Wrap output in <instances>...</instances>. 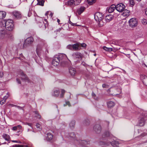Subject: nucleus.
I'll use <instances>...</instances> for the list:
<instances>
[{
    "label": "nucleus",
    "instance_id": "f257e3e1",
    "mask_svg": "<svg viewBox=\"0 0 147 147\" xmlns=\"http://www.w3.org/2000/svg\"><path fill=\"white\" fill-rule=\"evenodd\" d=\"M68 59L66 55L63 53H60L55 56L52 62V64L55 66H57L59 63L63 65Z\"/></svg>",
    "mask_w": 147,
    "mask_h": 147
},
{
    "label": "nucleus",
    "instance_id": "f03ea898",
    "mask_svg": "<svg viewBox=\"0 0 147 147\" xmlns=\"http://www.w3.org/2000/svg\"><path fill=\"white\" fill-rule=\"evenodd\" d=\"M0 24L2 27H5L7 30L9 31H12L14 28L13 22L12 20H2Z\"/></svg>",
    "mask_w": 147,
    "mask_h": 147
},
{
    "label": "nucleus",
    "instance_id": "7ed1b4c3",
    "mask_svg": "<svg viewBox=\"0 0 147 147\" xmlns=\"http://www.w3.org/2000/svg\"><path fill=\"white\" fill-rule=\"evenodd\" d=\"M94 18L96 21L98 22L99 26L101 27L104 25V23L102 21L103 16L102 13L100 12L96 13L94 15Z\"/></svg>",
    "mask_w": 147,
    "mask_h": 147
},
{
    "label": "nucleus",
    "instance_id": "20e7f679",
    "mask_svg": "<svg viewBox=\"0 0 147 147\" xmlns=\"http://www.w3.org/2000/svg\"><path fill=\"white\" fill-rule=\"evenodd\" d=\"M47 47L48 46L46 44H44V45L42 46L40 45H38L36 49V53L37 54L40 53L42 51H45V52L47 51V53H48Z\"/></svg>",
    "mask_w": 147,
    "mask_h": 147
},
{
    "label": "nucleus",
    "instance_id": "39448f33",
    "mask_svg": "<svg viewBox=\"0 0 147 147\" xmlns=\"http://www.w3.org/2000/svg\"><path fill=\"white\" fill-rule=\"evenodd\" d=\"M129 26L131 28H135L138 25V23L137 19L135 18H132L129 21Z\"/></svg>",
    "mask_w": 147,
    "mask_h": 147
},
{
    "label": "nucleus",
    "instance_id": "423d86ee",
    "mask_svg": "<svg viewBox=\"0 0 147 147\" xmlns=\"http://www.w3.org/2000/svg\"><path fill=\"white\" fill-rule=\"evenodd\" d=\"M36 20L40 27L46 28L45 24L43 20V19L42 18L37 17L36 18Z\"/></svg>",
    "mask_w": 147,
    "mask_h": 147
},
{
    "label": "nucleus",
    "instance_id": "0eeeda50",
    "mask_svg": "<svg viewBox=\"0 0 147 147\" xmlns=\"http://www.w3.org/2000/svg\"><path fill=\"white\" fill-rule=\"evenodd\" d=\"M7 35L8 34L6 30H0V39L7 40Z\"/></svg>",
    "mask_w": 147,
    "mask_h": 147
},
{
    "label": "nucleus",
    "instance_id": "6e6552de",
    "mask_svg": "<svg viewBox=\"0 0 147 147\" xmlns=\"http://www.w3.org/2000/svg\"><path fill=\"white\" fill-rule=\"evenodd\" d=\"M11 14L14 18L18 19H20L22 16L21 13L17 11H13L11 13Z\"/></svg>",
    "mask_w": 147,
    "mask_h": 147
},
{
    "label": "nucleus",
    "instance_id": "1a4fd4ad",
    "mask_svg": "<svg viewBox=\"0 0 147 147\" xmlns=\"http://www.w3.org/2000/svg\"><path fill=\"white\" fill-rule=\"evenodd\" d=\"M115 9L118 11L121 12L123 11L125 9V5L122 3H119L115 6Z\"/></svg>",
    "mask_w": 147,
    "mask_h": 147
},
{
    "label": "nucleus",
    "instance_id": "9d476101",
    "mask_svg": "<svg viewBox=\"0 0 147 147\" xmlns=\"http://www.w3.org/2000/svg\"><path fill=\"white\" fill-rule=\"evenodd\" d=\"M34 39L32 37H30L27 38L25 40L24 46L31 44L33 42Z\"/></svg>",
    "mask_w": 147,
    "mask_h": 147
},
{
    "label": "nucleus",
    "instance_id": "9b49d317",
    "mask_svg": "<svg viewBox=\"0 0 147 147\" xmlns=\"http://www.w3.org/2000/svg\"><path fill=\"white\" fill-rule=\"evenodd\" d=\"M72 56L80 60H82V55L78 52H76L73 53L72 54Z\"/></svg>",
    "mask_w": 147,
    "mask_h": 147
},
{
    "label": "nucleus",
    "instance_id": "f8f14e48",
    "mask_svg": "<svg viewBox=\"0 0 147 147\" xmlns=\"http://www.w3.org/2000/svg\"><path fill=\"white\" fill-rule=\"evenodd\" d=\"M21 75L22 80H23L26 81H27L29 82V80L27 76L22 71H21L20 72Z\"/></svg>",
    "mask_w": 147,
    "mask_h": 147
},
{
    "label": "nucleus",
    "instance_id": "ddd939ff",
    "mask_svg": "<svg viewBox=\"0 0 147 147\" xmlns=\"http://www.w3.org/2000/svg\"><path fill=\"white\" fill-rule=\"evenodd\" d=\"M94 129L95 132L97 133H99L101 131V127L100 125L97 124L94 126Z\"/></svg>",
    "mask_w": 147,
    "mask_h": 147
},
{
    "label": "nucleus",
    "instance_id": "4468645a",
    "mask_svg": "<svg viewBox=\"0 0 147 147\" xmlns=\"http://www.w3.org/2000/svg\"><path fill=\"white\" fill-rule=\"evenodd\" d=\"M140 78L144 85L147 86V76L144 75L140 76Z\"/></svg>",
    "mask_w": 147,
    "mask_h": 147
},
{
    "label": "nucleus",
    "instance_id": "2eb2a0df",
    "mask_svg": "<svg viewBox=\"0 0 147 147\" xmlns=\"http://www.w3.org/2000/svg\"><path fill=\"white\" fill-rule=\"evenodd\" d=\"M115 5H112L110 7L107 8V10L109 13H111L115 10Z\"/></svg>",
    "mask_w": 147,
    "mask_h": 147
},
{
    "label": "nucleus",
    "instance_id": "dca6fc26",
    "mask_svg": "<svg viewBox=\"0 0 147 147\" xmlns=\"http://www.w3.org/2000/svg\"><path fill=\"white\" fill-rule=\"evenodd\" d=\"M145 119L143 117L140 118L139 121V124L140 126H142L144 125L145 123Z\"/></svg>",
    "mask_w": 147,
    "mask_h": 147
},
{
    "label": "nucleus",
    "instance_id": "f3484780",
    "mask_svg": "<svg viewBox=\"0 0 147 147\" xmlns=\"http://www.w3.org/2000/svg\"><path fill=\"white\" fill-rule=\"evenodd\" d=\"M113 18V16L111 14L107 15L105 17V20L107 22H109Z\"/></svg>",
    "mask_w": 147,
    "mask_h": 147
},
{
    "label": "nucleus",
    "instance_id": "a211bd4d",
    "mask_svg": "<svg viewBox=\"0 0 147 147\" xmlns=\"http://www.w3.org/2000/svg\"><path fill=\"white\" fill-rule=\"evenodd\" d=\"M69 72L71 75L74 76L76 73V70L74 68L70 67L69 69Z\"/></svg>",
    "mask_w": 147,
    "mask_h": 147
},
{
    "label": "nucleus",
    "instance_id": "6ab92c4d",
    "mask_svg": "<svg viewBox=\"0 0 147 147\" xmlns=\"http://www.w3.org/2000/svg\"><path fill=\"white\" fill-rule=\"evenodd\" d=\"M66 5L70 6H73L74 5V1L73 0H69L66 3Z\"/></svg>",
    "mask_w": 147,
    "mask_h": 147
},
{
    "label": "nucleus",
    "instance_id": "aec40b11",
    "mask_svg": "<svg viewBox=\"0 0 147 147\" xmlns=\"http://www.w3.org/2000/svg\"><path fill=\"white\" fill-rule=\"evenodd\" d=\"M6 15V13L4 11H0V20L4 18Z\"/></svg>",
    "mask_w": 147,
    "mask_h": 147
},
{
    "label": "nucleus",
    "instance_id": "412c9836",
    "mask_svg": "<svg viewBox=\"0 0 147 147\" xmlns=\"http://www.w3.org/2000/svg\"><path fill=\"white\" fill-rule=\"evenodd\" d=\"M59 95V90L58 89L55 90L52 93L53 96L57 97Z\"/></svg>",
    "mask_w": 147,
    "mask_h": 147
},
{
    "label": "nucleus",
    "instance_id": "4be33fe9",
    "mask_svg": "<svg viewBox=\"0 0 147 147\" xmlns=\"http://www.w3.org/2000/svg\"><path fill=\"white\" fill-rule=\"evenodd\" d=\"M7 96H4L3 98V100L0 101V104L1 105H3L5 102L6 99L8 98L9 96L8 93H7Z\"/></svg>",
    "mask_w": 147,
    "mask_h": 147
},
{
    "label": "nucleus",
    "instance_id": "5701e85b",
    "mask_svg": "<svg viewBox=\"0 0 147 147\" xmlns=\"http://www.w3.org/2000/svg\"><path fill=\"white\" fill-rule=\"evenodd\" d=\"M80 45L78 43H76L73 45V50H78L79 49Z\"/></svg>",
    "mask_w": 147,
    "mask_h": 147
},
{
    "label": "nucleus",
    "instance_id": "b1692460",
    "mask_svg": "<svg viewBox=\"0 0 147 147\" xmlns=\"http://www.w3.org/2000/svg\"><path fill=\"white\" fill-rule=\"evenodd\" d=\"M85 9V7H81L77 10V12L79 14H81Z\"/></svg>",
    "mask_w": 147,
    "mask_h": 147
},
{
    "label": "nucleus",
    "instance_id": "393cba45",
    "mask_svg": "<svg viewBox=\"0 0 147 147\" xmlns=\"http://www.w3.org/2000/svg\"><path fill=\"white\" fill-rule=\"evenodd\" d=\"M47 140L50 141L53 139V136L51 134L48 133L47 134Z\"/></svg>",
    "mask_w": 147,
    "mask_h": 147
},
{
    "label": "nucleus",
    "instance_id": "a878e982",
    "mask_svg": "<svg viewBox=\"0 0 147 147\" xmlns=\"http://www.w3.org/2000/svg\"><path fill=\"white\" fill-rule=\"evenodd\" d=\"M107 105L108 107L111 108L115 105V103L113 101H109L107 103Z\"/></svg>",
    "mask_w": 147,
    "mask_h": 147
},
{
    "label": "nucleus",
    "instance_id": "bb28decb",
    "mask_svg": "<svg viewBox=\"0 0 147 147\" xmlns=\"http://www.w3.org/2000/svg\"><path fill=\"white\" fill-rule=\"evenodd\" d=\"M38 3L37 5H40L41 6H43L44 5V1L43 0H37Z\"/></svg>",
    "mask_w": 147,
    "mask_h": 147
},
{
    "label": "nucleus",
    "instance_id": "cd10ccee",
    "mask_svg": "<svg viewBox=\"0 0 147 147\" xmlns=\"http://www.w3.org/2000/svg\"><path fill=\"white\" fill-rule=\"evenodd\" d=\"M3 138L6 140L8 141L10 139V137L9 135L6 134H4L3 136Z\"/></svg>",
    "mask_w": 147,
    "mask_h": 147
},
{
    "label": "nucleus",
    "instance_id": "c85d7f7f",
    "mask_svg": "<svg viewBox=\"0 0 147 147\" xmlns=\"http://www.w3.org/2000/svg\"><path fill=\"white\" fill-rule=\"evenodd\" d=\"M61 93L60 95V97L61 98H62L63 97L64 95L65 92V90L63 89L61 90Z\"/></svg>",
    "mask_w": 147,
    "mask_h": 147
},
{
    "label": "nucleus",
    "instance_id": "c756f323",
    "mask_svg": "<svg viewBox=\"0 0 147 147\" xmlns=\"http://www.w3.org/2000/svg\"><path fill=\"white\" fill-rule=\"evenodd\" d=\"M111 145L114 147H117L118 146L119 144L118 142L114 141L112 143Z\"/></svg>",
    "mask_w": 147,
    "mask_h": 147
},
{
    "label": "nucleus",
    "instance_id": "7c9ffc66",
    "mask_svg": "<svg viewBox=\"0 0 147 147\" xmlns=\"http://www.w3.org/2000/svg\"><path fill=\"white\" fill-rule=\"evenodd\" d=\"M96 0H87V2L88 4L91 5L95 3Z\"/></svg>",
    "mask_w": 147,
    "mask_h": 147
},
{
    "label": "nucleus",
    "instance_id": "2f4dec72",
    "mask_svg": "<svg viewBox=\"0 0 147 147\" xmlns=\"http://www.w3.org/2000/svg\"><path fill=\"white\" fill-rule=\"evenodd\" d=\"M75 125V121H71L69 124L70 127L71 128H73L74 127Z\"/></svg>",
    "mask_w": 147,
    "mask_h": 147
},
{
    "label": "nucleus",
    "instance_id": "473e14b6",
    "mask_svg": "<svg viewBox=\"0 0 147 147\" xmlns=\"http://www.w3.org/2000/svg\"><path fill=\"white\" fill-rule=\"evenodd\" d=\"M36 115L35 117H36V118L38 119H40L41 118L40 115L39 114L37 111H36L34 112Z\"/></svg>",
    "mask_w": 147,
    "mask_h": 147
},
{
    "label": "nucleus",
    "instance_id": "72a5a7b5",
    "mask_svg": "<svg viewBox=\"0 0 147 147\" xmlns=\"http://www.w3.org/2000/svg\"><path fill=\"white\" fill-rule=\"evenodd\" d=\"M103 49L104 50L108 51H111L112 50V48H108L106 47H103Z\"/></svg>",
    "mask_w": 147,
    "mask_h": 147
},
{
    "label": "nucleus",
    "instance_id": "f704fd0d",
    "mask_svg": "<svg viewBox=\"0 0 147 147\" xmlns=\"http://www.w3.org/2000/svg\"><path fill=\"white\" fill-rule=\"evenodd\" d=\"M81 0H75L74 1V5H77L79 4L81 2Z\"/></svg>",
    "mask_w": 147,
    "mask_h": 147
},
{
    "label": "nucleus",
    "instance_id": "c9c22d12",
    "mask_svg": "<svg viewBox=\"0 0 147 147\" xmlns=\"http://www.w3.org/2000/svg\"><path fill=\"white\" fill-rule=\"evenodd\" d=\"M142 23L144 25H146L147 24V21L146 19H144L142 20Z\"/></svg>",
    "mask_w": 147,
    "mask_h": 147
},
{
    "label": "nucleus",
    "instance_id": "e433bc0d",
    "mask_svg": "<svg viewBox=\"0 0 147 147\" xmlns=\"http://www.w3.org/2000/svg\"><path fill=\"white\" fill-rule=\"evenodd\" d=\"M36 128L38 129V130L40 131L41 129V127L40 125L39 124H36Z\"/></svg>",
    "mask_w": 147,
    "mask_h": 147
},
{
    "label": "nucleus",
    "instance_id": "4c0bfd02",
    "mask_svg": "<svg viewBox=\"0 0 147 147\" xmlns=\"http://www.w3.org/2000/svg\"><path fill=\"white\" fill-rule=\"evenodd\" d=\"M13 38V35L11 34H8L7 36V39L8 38H10V39H12Z\"/></svg>",
    "mask_w": 147,
    "mask_h": 147
},
{
    "label": "nucleus",
    "instance_id": "58836bf2",
    "mask_svg": "<svg viewBox=\"0 0 147 147\" xmlns=\"http://www.w3.org/2000/svg\"><path fill=\"white\" fill-rule=\"evenodd\" d=\"M67 48L70 50H73V45H69L67 46Z\"/></svg>",
    "mask_w": 147,
    "mask_h": 147
},
{
    "label": "nucleus",
    "instance_id": "ea45409f",
    "mask_svg": "<svg viewBox=\"0 0 147 147\" xmlns=\"http://www.w3.org/2000/svg\"><path fill=\"white\" fill-rule=\"evenodd\" d=\"M69 137L72 138H74L75 137V134L74 133H71L69 134Z\"/></svg>",
    "mask_w": 147,
    "mask_h": 147
},
{
    "label": "nucleus",
    "instance_id": "a19ab883",
    "mask_svg": "<svg viewBox=\"0 0 147 147\" xmlns=\"http://www.w3.org/2000/svg\"><path fill=\"white\" fill-rule=\"evenodd\" d=\"M79 142H80V144L82 145H83L84 144H85L86 143V141L84 140H80Z\"/></svg>",
    "mask_w": 147,
    "mask_h": 147
},
{
    "label": "nucleus",
    "instance_id": "79ce46f5",
    "mask_svg": "<svg viewBox=\"0 0 147 147\" xmlns=\"http://www.w3.org/2000/svg\"><path fill=\"white\" fill-rule=\"evenodd\" d=\"M130 4L132 6H133L134 5L135 3L133 0H130Z\"/></svg>",
    "mask_w": 147,
    "mask_h": 147
},
{
    "label": "nucleus",
    "instance_id": "37998d69",
    "mask_svg": "<svg viewBox=\"0 0 147 147\" xmlns=\"http://www.w3.org/2000/svg\"><path fill=\"white\" fill-rule=\"evenodd\" d=\"M32 13L31 11H30V8L29 9V11H28V17H30L32 15Z\"/></svg>",
    "mask_w": 147,
    "mask_h": 147
},
{
    "label": "nucleus",
    "instance_id": "c03bdc74",
    "mask_svg": "<svg viewBox=\"0 0 147 147\" xmlns=\"http://www.w3.org/2000/svg\"><path fill=\"white\" fill-rule=\"evenodd\" d=\"M102 86L103 88H108V86L107 84H102Z\"/></svg>",
    "mask_w": 147,
    "mask_h": 147
},
{
    "label": "nucleus",
    "instance_id": "a18cd8bd",
    "mask_svg": "<svg viewBox=\"0 0 147 147\" xmlns=\"http://www.w3.org/2000/svg\"><path fill=\"white\" fill-rule=\"evenodd\" d=\"M14 147H24V146L23 145H19V144H16L14 146Z\"/></svg>",
    "mask_w": 147,
    "mask_h": 147
},
{
    "label": "nucleus",
    "instance_id": "49530a36",
    "mask_svg": "<svg viewBox=\"0 0 147 147\" xmlns=\"http://www.w3.org/2000/svg\"><path fill=\"white\" fill-rule=\"evenodd\" d=\"M62 29H63V28L62 27L59 28L56 31V32H60V31Z\"/></svg>",
    "mask_w": 147,
    "mask_h": 147
},
{
    "label": "nucleus",
    "instance_id": "de8ad7c7",
    "mask_svg": "<svg viewBox=\"0 0 147 147\" xmlns=\"http://www.w3.org/2000/svg\"><path fill=\"white\" fill-rule=\"evenodd\" d=\"M81 46L83 47H85L86 46V45L84 43H83L81 44Z\"/></svg>",
    "mask_w": 147,
    "mask_h": 147
},
{
    "label": "nucleus",
    "instance_id": "09e8293b",
    "mask_svg": "<svg viewBox=\"0 0 147 147\" xmlns=\"http://www.w3.org/2000/svg\"><path fill=\"white\" fill-rule=\"evenodd\" d=\"M17 127L16 126L13 127H12V129L14 131H16L17 129Z\"/></svg>",
    "mask_w": 147,
    "mask_h": 147
},
{
    "label": "nucleus",
    "instance_id": "8fccbe9b",
    "mask_svg": "<svg viewBox=\"0 0 147 147\" xmlns=\"http://www.w3.org/2000/svg\"><path fill=\"white\" fill-rule=\"evenodd\" d=\"M3 76V72H0V78H2Z\"/></svg>",
    "mask_w": 147,
    "mask_h": 147
},
{
    "label": "nucleus",
    "instance_id": "3c124183",
    "mask_svg": "<svg viewBox=\"0 0 147 147\" xmlns=\"http://www.w3.org/2000/svg\"><path fill=\"white\" fill-rule=\"evenodd\" d=\"M16 81H17L18 82V84H21V82L20 81V80L19 79H18V78H17L16 79Z\"/></svg>",
    "mask_w": 147,
    "mask_h": 147
},
{
    "label": "nucleus",
    "instance_id": "603ef678",
    "mask_svg": "<svg viewBox=\"0 0 147 147\" xmlns=\"http://www.w3.org/2000/svg\"><path fill=\"white\" fill-rule=\"evenodd\" d=\"M66 105H68L69 106H70V104L69 102L66 101Z\"/></svg>",
    "mask_w": 147,
    "mask_h": 147
},
{
    "label": "nucleus",
    "instance_id": "864d4df0",
    "mask_svg": "<svg viewBox=\"0 0 147 147\" xmlns=\"http://www.w3.org/2000/svg\"><path fill=\"white\" fill-rule=\"evenodd\" d=\"M17 128H18L19 129H21L22 128V127L21 125H18L16 126Z\"/></svg>",
    "mask_w": 147,
    "mask_h": 147
},
{
    "label": "nucleus",
    "instance_id": "5fc2aeb1",
    "mask_svg": "<svg viewBox=\"0 0 147 147\" xmlns=\"http://www.w3.org/2000/svg\"><path fill=\"white\" fill-rule=\"evenodd\" d=\"M27 124L29 126H30L31 127L32 126V124L31 123H27Z\"/></svg>",
    "mask_w": 147,
    "mask_h": 147
},
{
    "label": "nucleus",
    "instance_id": "6e6d98bb",
    "mask_svg": "<svg viewBox=\"0 0 147 147\" xmlns=\"http://www.w3.org/2000/svg\"><path fill=\"white\" fill-rule=\"evenodd\" d=\"M146 135V134L144 133L141 134V136H144Z\"/></svg>",
    "mask_w": 147,
    "mask_h": 147
},
{
    "label": "nucleus",
    "instance_id": "4d7b16f0",
    "mask_svg": "<svg viewBox=\"0 0 147 147\" xmlns=\"http://www.w3.org/2000/svg\"><path fill=\"white\" fill-rule=\"evenodd\" d=\"M69 23L71 24L72 25H73V26H74L75 25V24H73V23L72 22H69Z\"/></svg>",
    "mask_w": 147,
    "mask_h": 147
},
{
    "label": "nucleus",
    "instance_id": "13d9d810",
    "mask_svg": "<svg viewBox=\"0 0 147 147\" xmlns=\"http://www.w3.org/2000/svg\"><path fill=\"white\" fill-rule=\"evenodd\" d=\"M12 142H13L18 143V141L16 140H13Z\"/></svg>",
    "mask_w": 147,
    "mask_h": 147
},
{
    "label": "nucleus",
    "instance_id": "bf43d9fd",
    "mask_svg": "<svg viewBox=\"0 0 147 147\" xmlns=\"http://www.w3.org/2000/svg\"><path fill=\"white\" fill-rule=\"evenodd\" d=\"M145 13L146 15H147V9H146L145 10Z\"/></svg>",
    "mask_w": 147,
    "mask_h": 147
},
{
    "label": "nucleus",
    "instance_id": "052dcab7",
    "mask_svg": "<svg viewBox=\"0 0 147 147\" xmlns=\"http://www.w3.org/2000/svg\"><path fill=\"white\" fill-rule=\"evenodd\" d=\"M92 95L93 96H95V94L94 93H92Z\"/></svg>",
    "mask_w": 147,
    "mask_h": 147
},
{
    "label": "nucleus",
    "instance_id": "680f3d73",
    "mask_svg": "<svg viewBox=\"0 0 147 147\" xmlns=\"http://www.w3.org/2000/svg\"><path fill=\"white\" fill-rule=\"evenodd\" d=\"M18 108H20V109H22V107L19 106H16Z\"/></svg>",
    "mask_w": 147,
    "mask_h": 147
},
{
    "label": "nucleus",
    "instance_id": "e2e57ef3",
    "mask_svg": "<svg viewBox=\"0 0 147 147\" xmlns=\"http://www.w3.org/2000/svg\"><path fill=\"white\" fill-rule=\"evenodd\" d=\"M60 22V20L59 19H57V22H58V23L59 24Z\"/></svg>",
    "mask_w": 147,
    "mask_h": 147
},
{
    "label": "nucleus",
    "instance_id": "0e129e2a",
    "mask_svg": "<svg viewBox=\"0 0 147 147\" xmlns=\"http://www.w3.org/2000/svg\"><path fill=\"white\" fill-rule=\"evenodd\" d=\"M39 40H40V41H42V42H44V40H42V39H40L39 38Z\"/></svg>",
    "mask_w": 147,
    "mask_h": 147
},
{
    "label": "nucleus",
    "instance_id": "69168bd1",
    "mask_svg": "<svg viewBox=\"0 0 147 147\" xmlns=\"http://www.w3.org/2000/svg\"><path fill=\"white\" fill-rule=\"evenodd\" d=\"M136 0L138 1H141V0Z\"/></svg>",
    "mask_w": 147,
    "mask_h": 147
},
{
    "label": "nucleus",
    "instance_id": "338daca9",
    "mask_svg": "<svg viewBox=\"0 0 147 147\" xmlns=\"http://www.w3.org/2000/svg\"><path fill=\"white\" fill-rule=\"evenodd\" d=\"M25 146L26 147H28L27 145H25V146Z\"/></svg>",
    "mask_w": 147,
    "mask_h": 147
},
{
    "label": "nucleus",
    "instance_id": "774afa93",
    "mask_svg": "<svg viewBox=\"0 0 147 147\" xmlns=\"http://www.w3.org/2000/svg\"><path fill=\"white\" fill-rule=\"evenodd\" d=\"M51 16H52L53 14H52V13H51Z\"/></svg>",
    "mask_w": 147,
    "mask_h": 147
}]
</instances>
